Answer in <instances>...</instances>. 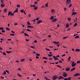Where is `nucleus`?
I'll return each mask as SVG.
<instances>
[{
  "label": "nucleus",
  "mask_w": 80,
  "mask_h": 80,
  "mask_svg": "<svg viewBox=\"0 0 80 80\" xmlns=\"http://www.w3.org/2000/svg\"><path fill=\"white\" fill-rule=\"evenodd\" d=\"M15 12H18V10H16L14 12V13H15Z\"/></svg>",
  "instance_id": "44"
},
{
  "label": "nucleus",
  "mask_w": 80,
  "mask_h": 80,
  "mask_svg": "<svg viewBox=\"0 0 80 80\" xmlns=\"http://www.w3.org/2000/svg\"><path fill=\"white\" fill-rule=\"evenodd\" d=\"M42 58H43V59H46L47 60V59H48V58L45 57H44Z\"/></svg>",
  "instance_id": "42"
},
{
  "label": "nucleus",
  "mask_w": 80,
  "mask_h": 80,
  "mask_svg": "<svg viewBox=\"0 0 80 80\" xmlns=\"http://www.w3.org/2000/svg\"><path fill=\"white\" fill-rule=\"evenodd\" d=\"M36 20L37 21H38V20H39V18H37L36 19Z\"/></svg>",
  "instance_id": "54"
},
{
  "label": "nucleus",
  "mask_w": 80,
  "mask_h": 80,
  "mask_svg": "<svg viewBox=\"0 0 80 80\" xmlns=\"http://www.w3.org/2000/svg\"><path fill=\"white\" fill-rule=\"evenodd\" d=\"M68 27H69V25L68 24H67L66 26V28H68Z\"/></svg>",
  "instance_id": "15"
},
{
  "label": "nucleus",
  "mask_w": 80,
  "mask_h": 80,
  "mask_svg": "<svg viewBox=\"0 0 80 80\" xmlns=\"http://www.w3.org/2000/svg\"><path fill=\"white\" fill-rule=\"evenodd\" d=\"M46 50H47V51H50V50L49 49H48L47 48H46Z\"/></svg>",
  "instance_id": "49"
},
{
  "label": "nucleus",
  "mask_w": 80,
  "mask_h": 80,
  "mask_svg": "<svg viewBox=\"0 0 80 80\" xmlns=\"http://www.w3.org/2000/svg\"><path fill=\"white\" fill-rule=\"evenodd\" d=\"M63 78H64L61 76H60L58 78V79L60 80V79H63Z\"/></svg>",
  "instance_id": "9"
},
{
  "label": "nucleus",
  "mask_w": 80,
  "mask_h": 80,
  "mask_svg": "<svg viewBox=\"0 0 80 80\" xmlns=\"http://www.w3.org/2000/svg\"><path fill=\"white\" fill-rule=\"evenodd\" d=\"M18 76V77H22V75H20V74H19V73H18L17 74Z\"/></svg>",
  "instance_id": "17"
},
{
  "label": "nucleus",
  "mask_w": 80,
  "mask_h": 80,
  "mask_svg": "<svg viewBox=\"0 0 80 80\" xmlns=\"http://www.w3.org/2000/svg\"><path fill=\"white\" fill-rule=\"evenodd\" d=\"M68 21H70L71 20V18H68Z\"/></svg>",
  "instance_id": "30"
},
{
  "label": "nucleus",
  "mask_w": 80,
  "mask_h": 80,
  "mask_svg": "<svg viewBox=\"0 0 80 80\" xmlns=\"http://www.w3.org/2000/svg\"><path fill=\"white\" fill-rule=\"evenodd\" d=\"M24 10H23V9H22L20 11V12H22V13H23L24 12Z\"/></svg>",
  "instance_id": "31"
},
{
  "label": "nucleus",
  "mask_w": 80,
  "mask_h": 80,
  "mask_svg": "<svg viewBox=\"0 0 80 80\" xmlns=\"http://www.w3.org/2000/svg\"><path fill=\"white\" fill-rule=\"evenodd\" d=\"M77 63H80V61H78L77 62Z\"/></svg>",
  "instance_id": "59"
},
{
  "label": "nucleus",
  "mask_w": 80,
  "mask_h": 80,
  "mask_svg": "<svg viewBox=\"0 0 80 80\" xmlns=\"http://www.w3.org/2000/svg\"><path fill=\"white\" fill-rule=\"evenodd\" d=\"M42 20H40L38 21V23H37V24H39L40 23H42Z\"/></svg>",
  "instance_id": "5"
},
{
  "label": "nucleus",
  "mask_w": 80,
  "mask_h": 80,
  "mask_svg": "<svg viewBox=\"0 0 80 80\" xmlns=\"http://www.w3.org/2000/svg\"><path fill=\"white\" fill-rule=\"evenodd\" d=\"M80 75L79 73H76L74 75V77H77V76H78Z\"/></svg>",
  "instance_id": "6"
},
{
  "label": "nucleus",
  "mask_w": 80,
  "mask_h": 80,
  "mask_svg": "<svg viewBox=\"0 0 80 80\" xmlns=\"http://www.w3.org/2000/svg\"><path fill=\"white\" fill-rule=\"evenodd\" d=\"M27 25H30V22H28L27 23Z\"/></svg>",
  "instance_id": "41"
},
{
  "label": "nucleus",
  "mask_w": 80,
  "mask_h": 80,
  "mask_svg": "<svg viewBox=\"0 0 80 80\" xmlns=\"http://www.w3.org/2000/svg\"><path fill=\"white\" fill-rule=\"evenodd\" d=\"M32 21L34 22H35V21H36V19H34L33 20H32Z\"/></svg>",
  "instance_id": "56"
},
{
  "label": "nucleus",
  "mask_w": 80,
  "mask_h": 80,
  "mask_svg": "<svg viewBox=\"0 0 80 80\" xmlns=\"http://www.w3.org/2000/svg\"><path fill=\"white\" fill-rule=\"evenodd\" d=\"M1 7H5V5L2 4H1Z\"/></svg>",
  "instance_id": "19"
},
{
  "label": "nucleus",
  "mask_w": 80,
  "mask_h": 80,
  "mask_svg": "<svg viewBox=\"0 0 80 80\" xmlns=\"http://www.w3.org/2000/svg\"><path fill=\"white\" fill-rule=\"evenodd\" d=\"M17 70H20V71H21V70H22L20 68H18V69Z\"/></svg>",
  "instance_id": "55"
},
{
  "label": "nucleus",
  "mask_w": 80,
  "mask_h": 80,
  "mask_svg": "<svg viewBox=\"0 0 80 80\" xmlns=\"http://www.w3.org/2000/svg\"><path fill=\"white\" fill-rule=\"evenodd\" d=\"M26 42H28V41H29V40H30L29 39H26Z\"/></svg>",
  "instance_id": "58"
},
{
  "label": "nucleus",
  "mask_w": 80,
  "mask_h": 80,
  "mask_svg": "<svg viewBox=\"0 0 80 80\" xmlns=\"http://www.w3.org/2000/svg\"><path fill=\"white\" fill-rule=\"evenodd\" d=\"M27 31H28V32H32V31L30 30L29 29H27Z\"/></svg>",
  "instance_id": "48"
},
{
  "label": "nucleus",
  "mask_w": 80,
  "mask_h": 80,
  "mask_svg": "<svg viewBox=\"0 0 80 80\" xmlns=\"http://www.w3.org/2000/svg\"><path fill=\"white\" fill-rule=\"evenodd\" d=\"M36 55L38 57L40 56V54H39L36 53Z\"/></svg>",
  "instance_id": "46"
},
{
  "label": "nucleus",
  "mask_w": 80,
  "mask_h": 80,
  "mask_svg": "<svg viewBox=\"0 0 80 80\" xmlns=\"http://www.w3.org/2000/svg\"><path fill=\"white\" fill-rule=\"evenodd\" d=\"M2 33H4V32H5V31H4V30H2Z\"/></svg>",
  "instance_id": "62"
},
{
  "label": "nucleus",
  "mask_w": 80,
  "mask_h": 80,
  "mask_svg": "<svg viewBox=\"0 0 80 80\" xmlns=\"http://www.w3.org/2000/svg\"><path fill=\"white\" fill-rule=\"evenodd\" d=\"M53 60V58H50L49 59V60L50 61V60Z\"/></svg>",
  "instance_id": "38"
},
{
  "label": "nucleus",
  "mask_w": 80,
  "mask_h": 80,
  "mask_svg": "<svg viewBox=\"0 0 80 80\" xmlns=\"http://www.w3.org/2000/svg\"><path fill=\"white\" fill-rule=\"evenodd\" d=\"M17 7L18 8H20V5L18 4L17 5Z\"/></svg>",
  "instance_id": "36"
},
{
  "label": "nucleus",
  "mask_w": 80,
  "mask_h": 80,
  "mask_svg": "<svg viewBox=\"0 0 80 80\" xmlns=\"http://www.w3.org/2000/svg\"><path fill=\"white\" fill-rule=\"evenodd\" d=\"M34 4L35 5H37V1H35Z\"/></svg>",
  "instance_id": "52"
},
{
  "label": "nucleus",
  "mask_w": 80,
  "mask_h": 80,
  "mask_svg": "<svg viewBox=\"0 0 80 80\" xmlns=\"http://www.w3.org/2000/svg\"><path fill=\"white\" fill-rule=\"evenodd\" d=\"M66 71H69V70H70V68H66Z\"/></svg>",
  "instance_id": "12"
},
{
  "label": "nucleus",
  "mask_w": 80,
  "mask_h": 80,
  "mask_svg": "<svg viewBox=\"0 0 80 80\" xmlns=\"http://www.w3.org/2000/svg\"><path fill=\"white\" fill-rule=\"evenodd\" d=\"M67 8H64V11H67Z\"/></svg>",
  "instance_id": "51"
},
{
  "label": "nucleus",
  "mask_w": 80,
  "mask_h": 80,
  "mask_svg": "<svg viewBox=\"0 0 80 80\" xmlns=\"http://www.w3.org/2000/svg\"><path fill=\"white\" fill-rule=\"evenodd\" d=\"M79 36H78V35H77V36H76L75 37V38H79Z\"/></svg>",
  "instance_id": "35"
},
{
  "label": "nucleus",
  "mask_w": 80,
  "mask_h": 80,
  "mask_svg": "<svg viewBox=\"0 0 80 80\" xmlns=\"http://www.w3.org/2000/svg\"><path fill=\"white\" fill-rule=\"evenodd\" d=\"M24 35H25V36H28V37H30V36H29V35H28L26 33H24Z\"/></svg>",
  "instance_id": "27"
},
{
  "label": "nucleus",
  "mask_w": 80,
  "mask_h": 80,
  "mask_svg": "<svg viewBox=\"0 0 80 80\" xmlns=\"http://www.w3.org/2000/svg\"><path fill=\"white\" fill-rule=\"evenodd\" d=\"M13 15H14V13H12L11 14L10 16H13Z\"/></svg>",
  "instance_id": "53"
},
{
  "label": "nucleus",
  "mask_w": 80,
  "mask_h": 80,
  "mask_svg": "<svg viewBox=\"0 0 80 80\" xmlns=\"http://www.w3.org/2000/svg\"><path fill=\"white\" fill-rule=\"evenodd\" d=\"M53 43H55V45H59V42H56L55 41H54V42H53Z\"/></svg>",
  "instance_id": "7"
},
{
  "label": "nucleus",
  "mask_w": 80,
  "mask_h": 80,
  "mask_svg": "<svg viewBox=\"0 0 80 80\" xmlns=\"http://www.w3.org/2000/svg\"><path fill=\"white\" fill-rule=\"evenodd\" d=\"M77 19H78L76 17V18H75V19L74 20V22H77Z\"/></svg>",
  "instance_id": "13"
},
{
  "label": "nucleus",
  "mask_w": 80,
  "mask_h": 80,
  "mask_svg": "<svg viewBox=\"0 0 80 80\" xmlns=\"http://www.w3.org/2000/svg\"><path fill=\"white\" fill-rule=\"evenodd\" d=\"M48 3H47L46 4H45V7H48Z\"/></svg>",
  "instance_id": "29"
},
{
  "label": "nucleus",
  "mask_w": 80,
  "mask_h": 80,
  "mask_svg": "<svg viewBox=\"0 0 80 80\" xmlns=\"http://www.w3.org/2000/svg\"><path fill=\"white\" fill-rule=\"evenodd\" d=\"M21 62H24L25 61V59H22L21 60Z\"/></svg>",
  "instance_id": "34"
},
{
  "label": "nucleus",
  "mask_w": 80,
  "mask_h": 80,
  "mask_svg": "<svg viewBox=\"0 0 80 80\" xmlns=\"http://www.w3.org/2000/svg\"><path fill=\"white\" fill-rule=\"evenodd\" d=\"M71 58V57H69L68 58V61H70L71 60V59H70Z\"/></svg>",
  "instance_id": "33"
},
{
  "label": "nucleus",
  "mask_w": 80,
  "mask_h": 80,
  "mask_svg": "<svg viewBox=\"0 0 80 80\" xmlns=\"http://www.w3.org/2000/svg\"><path fill=\"white\" fill-rule=\"evenodd\" d=\"M67 73H66V72H63V73H62V76L64 77H67Z\"/></svg>",
  "instance_id": "2"
},
{
  "label": "nucleus",
  "mask_w": 80,
  "mask_h": 80,
  "mask_svg": "<svg viewBox=\"0 0 80 80\" xmlns=\"http://www.w3.org/2000/svg\"><path fill=\"white\" fill-rule=\"evenodd\" d=\"M10 35H11V36H14L15 34H10Z\"/></svg>",
  "instance_id": "43"
},
{
  "label": "nucleus",
  "mask_w": 80,
  "mask_h": 80,
  "mask_svg": "<svg viewBox=\"0 0 80 80\" xmlns=\"http://www.w3.org/2000/svg\"><path fill=\"white\" fill-rule=\"evenodd\" d=\"M72 6V4H69L68 7H69V8H70Z\"/></svg>",
  "instance_id": "23"
},
{
  "label": "nucleus",
  "mask_w": 80,
  "mask_h": 80,
  "mask_svg": "<svg viewBox=\"0 0 80 80\" xmlns=\"http://www.w3.org/2000/svg\"><path fill=\"white\" fill-rule=\"evenodd\" d=\"M37 7H35L34 8V10H37Z\"/></svg>",
  "instance_id": "57"
},
{
  "label": "nucleus",
  "mask_w": 80,
  "mask_h": 80,
  "mask_svg": "<svg viewBox=\"0 0 80 80\" xmlns=\"http://www.w3.org/2000/svg\"><path fill=\"white\" fill-rule=\"evenodd\" d=\"M0 30H3V28H0Z\"/></svg>",
  "instance_id": "45"
},
{
  "label": "nucleus",
  "mask_w": 80,
  "mask_h": 80,
  "mask_svg": "<svg viewBox=\"0 0 80 80\" xmlns=\"http://www.w3.org/2000/svg\"><path fill=\"white\" fill-rule=\"evenodd\" d=\"M48 57H52V56H53V54H49L48 55Z\"/></svg>",
  "instance_id": "28"
},
{
  "label": "nucleus",
  "mask_w": 80,
  "mask_h": 80,
  "mask_svg": "<svg viewBox=\"0 0 80 80\" xmlns=\"http://www.w3.org/2000/svg\"><path fill=\"white\" fill-rule=\"evenodd\" d=\"M75 66L74 64H72V67H75Z\"/></svg>",
  "instance_id": "37"
},
{
  "label": "nucleus",
  "mask_w": 80,
  "mask_h": 80,
  "mask_svg": "<svg viewBox=\"0 0 80 80\" xmlns=\"http://www.w3.org/2000/svg\"><path fill=\"white\" fill-rule=\"evenodd\" d=\"M64 80H68V78H65L64 79Z\"/></svg>",
  "instance_id": "64"
},
{
  "label": "nucleus",
  "mask_w": 80,
  "mask_h": 80,
  "mask_svg": "<svg viewBox=\"0 0 80 80\" xmlns=\"http://www.w3.org/2000/svg\"><path fill=\"white\" fill-rule=\"evenodd\" d=\"M53 58H54V59L55 60H58V58L55 56H53Z\"/></svg>",
  "instance_id": "8"
},
{
  "label": "nucleus",
  "mask_w": 80,
  "mask_h": 80,
  "mask_svg": "<svg viewBox=\"0 0 80 80\" xmlns=\"http://www.w3.org/2000/svg\"><path fill=\"white\" fill-rule=\"evenodd\" d=\"M70 28H68L67 29V31H69L70 30Z\"/></svg>",
  "instance_id": "61"
},
{
  "label": "nucleus",
  "mask_w": 80,
  "mask_h": 80,
  "mask_svg": "<svg viewBox=\"0 0 80 80\" xmlns=\"http://www.w3.org/2000/svg\"><path fill=\"white\" fill-rule=\"evenodd\" d=\"M57 78V76H54L52 77L53 80H56Z\"/></svg>",
  "instance_id": "3"
},
{
  "label": "nucleus",
  "mask_w": 80,
  "mask_h": 80,
  "mask_svg": "<svg viewBox=\"0 0 80 80\" xmlns=\"http://www.w3.org/2000/svg\"><path fill=\"white\" fill-rule=\"evenodd\" d=\"M75 68H72L71 70V72H72L73 70H75Z\"/></svg>",
  "instance_id": "32"
},
{
  "label": "nucleus",
  "mask_w": 80,
  "mask_h": 80,
  "mask_svg": "<svg viewBox=\"0 0 80 80\" xmlns=\"http://www.w3.org/2000/svg\"><path fill=\"white\" fill-rule=\"evenodd\" d=\"M28 28H34V27H32L30 25H28Z\"/></svg>",
  "instance_id": "14"
},
{
  "label": "nucleus",
  "mask_w": 80,
  "mask_h": 80,
  "mask_svg": "<svg viewBox=\"0 0 80 80\" xmlns=\"http://www.w3.org/2000/svg\"><path fill=\"white\" fill-rule=\"evenodd\" d=\"M2 54H3V55H6V53H5V52H3V53Z\"/></svg>",
  "instance_id": "47"
},
{
  "label": "nucleus",
  "mask_w": 80,
  "mask_h": 80,
  "mask_svg": "<svg viewBox=\"0 0 80 80\" xmlns=\"http://www.w3.org/2000/svg\"><path fill=\"white\" fill-rule=\"evenodd\" d=\"M75 52H80V50L79 49H76L75 51Z\"/></svg>",
  "instance_id": "10"
},
{
  "label": "nucleus",
  "mask_w": 80,
  "mask_h": 80,
  "mask_svg": "<svg viewBox=\"0 0 80 80\" xmlns=\"http://www.w3.org/2000/svg\"><path fill=\"white\" fill-rule=\"evenodd\" d=\"M6 73V72L5 71H4L3 73H2L3 75H5Z\"/></svg>",
  "instance_id": "39"
},
{
  "label": "nucleus",
  "mask_w": 80,
  "mask_h": 80,
  "mask_svg": "<svg viewBox=\"0 0 80 80\" xmlns=\"http://www.w3.org/2000/svg\"><path fill=\"white\" fill-rule=\"evenodd\" d=\"M72 78L71 77H70V78H68V80H71V79Z\"/></svg>",
  "instance_id": "40"
},
{
  "label": "nucleus",
  "mask_w": 80,
  "mask_h": 80,
  "mask_svg": "<svg viewBox=\"0 0 80 80\" xmlns=\"http://www.w3.org/2000/svg\"><path fill=\"white\" fill-rule=\"evenodd\" d=\"M11 14H12V12H9L8 13V16H10V15H11Z\"/></svg>",
  "instance_id": "20"
},
{
  "label": "nucleus",
  "mask_w": 80,
  "mask_h": 80,
  "mask_svg": "<svg viewBox=\"0 0 80 80\" xmlns=\"http://www.w3.org/2000/svg\"><path fill=\"white\" fill-rule=\"evenodd\" d=\"M6 29L7 30H8V31H10V29L8 28H6Z\"/></svg>",
  "instance_id": "25"
},
{
  "label": "nucleus",
  "mask_w": 80,
  "mask_h": 80,
  "mask_svg": "<svg viewBox=\"0 0 80 80\" xmlns=\"http://www.w3.org/2000/svg\"><path fill=\"white\" fill-rule=\"evenodd\" d=\"M6 72H7L8 73H9V72L8 71V70H7L6 71Z\"/></svg>",
  "instance_id": "50"
},
{
  "label": "nucleus",
  "mask_w": 80,
  "mask_h": 80,
  "mask_svg": "<svg viewBox=\"0 0 80 80\" xmlns=\"http://www.w3.org/2000/svg\"><path fill=\"white\" fill-rule=\"evenodd\" d=\"M54 18V17L53 16H52L50 18V20H53Z\"/></svg>",
  "instance_id": "21"
},
{
  "label": "nucleus",
  "mask_w": 80,
  "mask_h": 80,
  "mask_svg": "<svg viewBox=\"0 0 80 80\" xmlns=\"http://www.w3.org/2000/svg\"><path fill=\"white\" fill-rule=\"evenodd\" d=\"M6 52L7 53L9 54V53H12V52L7 51Z\"/></svg>",
  "instance_id": "18"
},
{
  "label": "nucleus",
  "mask_w": 80,
  "mask_h": 80,
  "mask_svg": "<svg viewBox=\"0 0 80 80\" xmlns=\"http://www.w3.org/2000/svg\"><path fill=\"white\" fill-rule=\"evenodd\" d=\"M30 47H31V48H32V49H35V46H30Z\"/></svg>",
  "instance_id": "11"
},
{
  "label": "nucleus",
  "mask_w": 80,
  "mask_h": 80,
  "mask_svg": "<svg viewBox=\"0 0 80 80\" xmlns=\"http://www.w3.org/2000/svg\"><path fill=\"white\" fill-rule=\"evenodd\" d=\"M77 26V23H75L74 24V25H73V27H76V26Z\"/></svg>",
  "instance_id": "24"
},
{
  "label": "nucleus",
  "mask_w": 80,
  "mask_h": 80,
  "mask_svg": "<svg viewBox=\"0 0 80 80\" xmlns=\"http://www.w3.org/2000/svg\"><path fill=\"white\" fill-rule=\"evenodd\" d=\"M7 11V10L6 8H5L4 10V13H6Z\"/></svg>",
  "instance_id": "16"
},
{
  "label": "nucleus",
  "mask_w": 80,
  "mask_h": 80,
  "mask_svg": "<svg viewBox=\"0 0 80 80\" xmlns=\"http://www.w3.org/2000/svg\"><path fill=\"white\" fill-rule=\"evenodd\" d=\"M71 2V0H67L66 1V5H69V4H70V3Z\"/></svg>",
  "instance_id": "1"
},
{
  "label": "nucleus",
  "mask_w": 80,
  "mask_h": 80,
  "mask_svg": "<svg viewBox=\"0 0 80 80\" xmlns=\"http://www.w3.org/2000/svg\"><path fill=\"white\" fill-rule=\"evenodd\" d=\"M56 21H57V19L56 18H55L53 19L52 21V22H55Z\"/></svg>",
  "instance_id": "4"
},
{
  "label": "nucleus",
  "mask_w": 80,
  "mask_h": 80,
  "mask_svg": "<svg viewBox=\"0 0 80 80\" xmlns=\"http://www.w3.org/2000/svg\"><path fill=\"white\" fill-rule=\"evenodd\" d=\"M51 12L53 13H55V10H54V9H52L51 10Z\"/></svg>",
  "instance_id": "26"
},
{
  "label": "nucleus",
  "mask_w": 80,
  "mask_h": 80,
  "mask_svg": "<svg viewBox=\"0 0 80 80\" xmlns=\"http://www.w3.org/2000/svg\"><path fill=\"white\" fill-rule=\"evenodd\" d=\"M46 40H47L46 39L43 40L42 41H43V42H45V41H46Z\"/></svg>",
  "instance_id": "60"
},
{
  "label": "nucleus",
  "mask_w": 80,
  "mask_h": 80,
  "mask_svg": "<svg viewBox=\"0 0 80 80\" xmlns=\"http://www.w3.org/2000/svg\"><path fill=\"white\" fill-rule=\"evenodd\" d=\"M18 24V23H15L14 24V25H17Z\"/></svg>",
  "instance_id": "63"
},
{
  "label": "nucleus",
  "mask_w": 80,
  "mask_h": 80,
  "mask_svg": "<svg viewBox=\"0 0 80 80\" xmlns=\"http://www.w3.org/2000/svg\"><path fill=\"white\" fill-rule=\"evenodd\" d=\"M76 13H77V12H73L72 13V15H75L76 14Z\"/></svg>",
  "instance_id": "22"
}]
</instances>
